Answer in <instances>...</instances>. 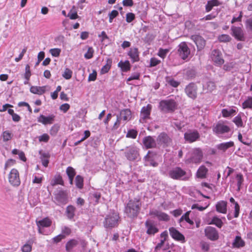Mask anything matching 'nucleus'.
Segmentation results:
<instances>
[{
	"label": "nucleus",
	"instance_id": "obj_1",
	"mask_svg": "<svg viewBox=\"0 0 252 252\" xmlns=\"http://www.w3.org/2000/svg\"><path fill=\"white\" fill-rule=\"evenodd\" d=\"M140 208V203L137 199L130 200L125 209V212L130 218L136 217Z\"/></svg>",
	"mask_w": 252,
	"mask_h": 252
},
{
	"label": "nucleus",
	"instance_id": "obj_2",
	"mask_svg": "<svg viewBox=\"0 0 252 252\" xmlns=\"http://www.w3.org/2000/svg\"><path fill=\"white\" fill-rule=\"evenodd\" d=\"M177 107L176 102L172 99L163 100L159 102V109L164 113L173 112Z\"/></svg>",
	"mask_w": 252,
	"mask_h": 252
},
{
	"label": "nucleus",
	"instance_id": "obj_3",
	"mask_svg": "<svg viewBox=\"0 0 252 252\" xmlns=\"http://www.w3.org/2000/svg\"><path fill=\"white\" fill-rule=\"evenodd\" d=\"M169 175L172 179L176 180H186L189 178L186 171L180 167H175L171 170L169 172Z\"/></svg>",
	"mask_w": 252,
	"mask_h": 252
},
{
	"label": "nucleus",
	"instance_id": "obj_4",
	"mask_svg": "<svg viewBox=\"0 0 252 252\" xmlns=\"http://www.w3.org/2000/svg\"><path fill=\"white\" fill-rule=\"evenodd\" d=\"M119 216L116 213H112L106 217L103 222L106 228H112L118 225Z\"/></svg>",
	"mask_w": 252,
	"mask_h": 252
},
{
	"label": "nucleus",
	"instance_id": "obj_5",
	"mask_svg": "<svg viewBox=\"0 0 252 252\" xmlns=\"http://www.w3.org/2000/svg\"><path fill=\"white\" fill-rule=\"evenodd\" d=\"M203 156V153L201 149L199 148L194 149L192 151L190 158L186 160V163H199L202 160Z\"/></svg>",
	"mask_w": 252,
	"mask_h": 252
},
{
	"label": "nucleus",
	"instance_id": "obj_6",
	"mask_svg": "<svg viewBox=\"0 0 252 252\" xmlns=\"http://www.w3.org/2000/svg\"><path fill=\"white\" fill-rule=\"evenodd\" d=\"M8 181L13 186L18 187L20 185L19 173L16 169L13 168L11 170L8 175Z\"/></svg>",
	"mask_w": 252,
	"mask_h": 252
},
{
	"label": "nucleus",
	"instance_id": "obj_7",
	"mask_svg": "<svg viewBox=\"0 0 252 252\" xmlns=\"http://www.w3.org/2000/svg\"><path fill=\"white\" fill-rule=\"evenodd\" d=\"M200 138V134L197 130L189 129L184 133V139L188 143H192Z\"/></svg>",
	"mask_w": 252,
	"mask_h": 252
},
{
	"label": "nucleus",
	"instance_id": "obj_8",
	"mask_svg": "<svg viewBox=\"0 0 252 252\" xmlns=\"http://www.w3.org/2000/svg\"><path fill=\"white\" fill-rule=\"evenodd\" d=\"M125 156L129 160H134L139 157L138 148L135 147H127L125 152Z\"/></svg>",
	"mask_w": 252,
	"mask_h": 252
},
{
	"label": "nucleus",
	"instance_id": "obj_9",
	"mask_svg": "<svg viewBox=\"0 0 252 252\" xmlns=\"http://www.w3.org/2000/svg\"><path fill=\"white\" fill-rule=\"evenodd\" d=\"M205 235L208 239L215 241L219 238V233L217 229L212 226H207L204 230Z\"/></svg>",
	"mask_w": 252,
	"mask_h": 252
},
{
	"label": "nucleus",
	"instance_id": "obj_10",
	"mask_svg": "<svg viewBox=\"0 0 252 252\" xmlns=\"http://www.w3.org/2000/svg\"><path fill=\"white\" fill-rule=\"evenodd\" d=\"M180 57L183 60L186 59L190 54V49L185 42H182L179 45L178 50Z\"/></svg>",
	"mask_w": 252,
	"mask_h": 252
},
{
	"label": "nucleus",
	"instance_id": "obj_11",
	"mask_svg": "<svg viewBox=\"0 0 252 252\" xmlns=\"http://www.w3.org/2000/svg\"><path fill=\"white\" fill-rule=\"evenodd\" d=\"M211 58L217 65H221L224 63L222 54L219 50L214 49L212 51Z\"/></svg>",
	"mask_w": 252,
	"mask_h": 252
},
{
	"label": "nucleus",
	"instance_id": "obj_12",
	"mask_svg": "<svg viewBox=\"0 0 252 252\" xmlns=\"http://www.w3.org/2000/svg\"><path fill=\"white\" fill-rule=\"evenodd\" d=\"M151 109L152 106L150 104H148L146 106L142 108L140 113V122L143 123L145 122L146 119L149 118Z\"/></svg>",
	"mask_w": 252,
	"mask_h": 252
},
{
	"label": "nucleus",
	"instance_id": "obj_13",
	"mask_svg": "<svg viewBox=\"0 0 252 252\" xmlns=\"http://www.w3.org/2000/svg\"><path fill=\"white\" fill-rule=\"evenodd\" d=\"M185 92L189 97L195 98L197 95V86L194 83H190L186 87Z\"/></svg>",
	"mask_w": 252,
	"mask_h": 252
},
{
	"label": "nucleus",
	"instance_id": "obj_14",
	"mask_svg": "<svg viewBox=\"0 0 252 252\" xmlns=\"http://www.w3.org/2000/svg\"><path fill=\"white\" fill-rule=\"evenodd\" d=\"M191 39L195 43L198 51L202 50L205 46V40L200 35H193L191 36Z\"/></svg>",
	"mask_w": 252,
	"mask_h": 252
},
{
	"label": "nucleus",
	"instance_id": "obj_15",
	"mask_svg": "<svg viewBox=\"0 0 252 252\" xmlns=\"http://www.w3.org/2000/svg\"><path fill=\"white\" fill-rule=\"evenodd\" d=\"M231 30L232 32V35L235 37L236 39L240 41H244L245 37L242 29L240 27L232 26Z\"/></svg>",
	"mask_w": 252,
	"mask_h": 252
},
{
	"label": "nucleus",
	"instance_id": "obj_16",
	"mask_svg": "<svg viewBox=\"0 0 252 252\" xmlns=\"http://www.w3.org/2000/svg\"><path fill=\"white\" fill-rule=\"evenodd\" d=\"M149 215L157 217L159 220L167 221L169 220V217L167 214L157 210L150 211Z\"/></svg>",
	"mask_w": 252,
	"mask_h": 252
},
{
	"label": "nucleus",
	"instance_id": "obj_17",
	"mask_svg": "<svg viewBox=\"0 0 252 252\" xmlns=\"http://www.w3.org/2000/svg\"><path fill=\"white\" fill-rule=\"evenodd\" d=\"M143 143L146 149L154 148L157 146L155 139L151 136L145 137L143 139Z\"/></svg>",
	"mask_w": 252,
	"mask_h": 252
},
{
	"label": "nucleus",
	"instance_id": "obj_18",
	"mask_svg": "<svg viewBox=\"0 0 252 252\" xmlns=\"http://www.w3.org/2000/svg\"><path fill=\"white\" fill-rule=\"evenodd\" d=\"M118 116L123 121V124L125 125L127 121L131 119V112L129 109H123L121 110Z\"/></svg>",
	"mask_w": 252,
	"mask_h": 252
},
{
	"label": "nucleus",
	"instance_id": "obj_19",
	"mask_svg": "<svg viewBox=\"0 0 252 252\" xmlns=\"http://www.w3.org/2000/svg\"><path fill=\"white\" fill-rule=\"evenodd\" d=\"M169 231L170 235L174 239L182 242L185 241L184 236L174 227L170 228Z\"/></svg>",
	"mask_w": 252,
	"mask_h": 252
},
{
	"label": "nucleus",
	"instance_id": "obj_20",
	"mask_svg": "<svg viewBox=\"0 0 252 252\" xmlns=\"http://www.w3.org/2000/svg\"><path fill=\"white\" fill-rule=\"evenodd\" d=\"M157 141L159 144L168 146L172 142L171 139L164 132L161 133L157 138Z\"/></svg>",
	"mask_w": 252,
	"mask_h": 252
},
{
	"label": "nucleus",
	"instance_id": "obj_21",
	"mask_svg": "<svg viewBox=\"0 0 252 252\" xmlns=\"http://www.w3.org/2000/svg\"><path fill=\"white\" fill-rule=\"evenodd\" d=\"M147 233L149 235H154L158 231V229L152 221L147 220L145 222Z\"/></svg>",
	"mask_w": 252,
	"mask_h": 252
},
{
	"label": "nucleus",
	"instance_id": "obj_22",
	"mask_svg": "<svg viewBox=\"0 0 252 252\" xmlns=\"http://www.w3.org/2000/svg\"><path fill=\"white\" fill-rule=\"evenodd\" d=\"M216 88L215 82L211 80H207L203 84V90L206 93H212Z\"/></svg>",
	"mask_w": 252,
	"mask_h": 252
},
{
	"label": "nucleus",
	"instance_id": "obj_23",
	"mask_svg": "<svg viewBox=\"0 0 252 252\" xmlns=\"http://www.w3.org/2000/svg\"><path fill=\"white\" fill-rule=\"evenodd\" d=\"M54 119L55 116L54 115H50L47 117L43 115H40L37 118V121L44 125L48 124L50 125L53 123Z\"/></svg>",
	"mask_w": 252,
	"mask_h": 252
},
{
	"label": "nucleus",
	"instance_id": "obj_24",
	"mask_svg": "<svg viewBox=\"0 0 252 252\" xmlns=\"http://www.w3.org/2000/svg\"><path fill=\"white\" fill-rule=\"evenodd\" d=\"M213 131L217 134H223L229 132L230 128L227 126L219 123L213 128Z\"/></svg>",
	"mask_w": 252,
	"mask_h": 252
},
{
	"label": "nucleus",
	"instance_id": "obj_25",
	"mask_svg": "<svg viewBox=\"0 0 252 252\" xmlns=\"http://www.w3.org/2000/svg\"><path fill=\"white\" fill-rule=\"evenodd\" d=\"M55 199L60 204H65L67 202V195L63 191H60L56 194Z\"/></svg>",
	"mask_w": 252,
	"mask_h": 252
},
{
	"label": "nucleus",
	"instance_id": "obj_26",
	"mask_svg": "<svg viewBox=\"0 0 252 252\" xmlns=\"http://www.w3.org/2000/svg\"><path fill=\"white\" fill-rule=\"evenodd\" d=\"M128 55L133 63L138 62L139 60V52L137 48H130L128 52Z\"/></svg>",
	"mask_w": 252,
	"mask_h": 252
},
{
	"label": "nucleus",
	"instance_id": "obj_27",
	"mask_svg": "<svg viewBox=\"0 0 252 252\" xmlns=\"http://www.w3.org/2000/svg\"><path fill=\"white\" fill-rule=\"evenodd\" d=\"M226 206L227 202L226 201H219L216 205V210L219 213L226 214L227 211Z\"/></svg>",
	"mask_w": 252,
	"mask_h": 252
},
{
	"label": "nucleus",
	"instance_id": "obj_28",
	"mask_svg": "<svg viewBox=\"0 0 252 252\" xmlns=\"http://www.w3.org/2000/svg\"><path fill=\"white\" fill-rule=\"evenodd\" d=\"M47 86H32L30 88V92L34 94H37L38 95H41L46 92V88Z\"/></svg>",
	"mask_w": 252,
	"mask_h": 252
},
{
	"label": "nucleus",
	"instance_id": "obj_29",
	"mask_svg": "<svg viewBox=\"0 0 252 252\" xmlns=\"http://www.w3.org/2000/svg\"><path fill=\"white\" fill-rule=\"evenodd\" d=\"M79 244L78 239H72L69 240L65 245V250L67 252H70L71 251Z\"/></svg>",
	"mask_w": 252,
	"mask_h": 252
},
{
	"label": "nucleus",
	"instance_id": "obj_30",
	"mask_svg": "<svg viewBox=\"0 0 252 252\" xmlns=\"http://www.w3.org/2000/svg\"><path fill=\"white\" fill-rule=\"evenodd\" d=\"M35 239L32 238L28 240L26 244L21 248L23 252H31L32 250V245L34 242Z\"/></svg>",
	"mask_w": 252,
	"mask_h": 252
},
{
	"label": "nucleus",
	"instance_id": "obj_31",
	"mask_svg": "<svg viewBox=\"0 0 252 252\" xmlns=\"http://www.w3.org/2000/svg\"><path fill=\"white\" fill-rule=\"evenodd\" d=\"M245 241L239 236H236L232 243L233 248H240L244 247Z\"/></svg>",
	"mask_w": 252,
	"mask_h": 252
},
{
	"label": "nucleus",
	"instance_id": "obj_32",
	"mask_svg": "<svg viewBox=\"0 0 252 252\" xmlns=\"http://www.w3.org/2000/svg\"><path fill=\"white\" fill-rule=\"evenodd\" d=\"M237 112V110L235 108L223 109L221 110L222 115L224 118L229 117L234 115Z\"/></svg>",
	"mask_w": 252,
	"mask_h": 252
},
{
	"label": "nucleus",
	"instance_id": "obj_33",
	"mask_svg": "<svg viewBox=\"0 0 252 252\" xmlns=\"http://www.w3.org/2000/svg\"><path fill=\"white\" fill-rule=\"evenodd\" d=\"M234 146V142L233 141H229L227 142L222 143L217 145L218 149L223 152L226 151L228 148Z\"/></svg>",
	"mask_w": 252,
	"mask_h": 252
},
{
	"label": "nucleus",
	"instance_id": "obj_34",
	"mask_svg": "<svg viewBox=\"0 0 252 252\" xmlns=\"http://www.w3.org/2000/svg\"><path fill=\"white\" fill-rule=\"evenodd\" d=\"M52 221L48 218H45L43 219L36 221L37 226H41L42 227H47L51 225Z\"/></svg>",
	"mask_w": 252,
	"mask_h": 252
},
{
	"label": "nucleus",
	"instance_id": "obj_35",
	"mask_svg": "<svg viewBox=\"0 0 252 252\" xmlns=\"http://www.w3.org/2000/svg\"><path fill=\"white\" fill-rule=\"evenodd\" d=\"M220 2L218 0H211L207 2V4L205 6V9L206 12L210 11L213 7L215 6H218L220 5Z\"/></svg>",
	"mask_w": 252,
	"mask_h": 252
},
{
	"label": "nucleus",
	"instance_id": "obj_36",
	"mask_svg": "<svg viewBox=\"0 0 252 252\" xmlns=\"http://www.w3.org/2000/svg\"><path fill=\"white\" fill-rule=\"evenodd\" d=\"M208 169L204 165H201L198 169L196 173V176L200 178H204L208 172Z\"/></svg>",
	"mask_w": 252,
	"mask_h": 252
},
{
	"label": "nucleus",
	"instance_id": "obj_37",
	"mask_svg": "<svg viewBox=\"0 0 252 252\" xmlns=\"http://www.w3.org/2000/svg\"><path fill=\"white\" fill-rule=\"evenodd\" d=\"M118 66L121 67L122 70L124 72L127 71L130 69V64L128 61L120 62L118 63Z\"/></svg>",
	"mask_w": 252,
	"mask_h": 252
},
{
	"label": "nucleus",
	"instance_id": "obj_38",
	"mask_svg": "<svg viewBox=\"0 0 252 252\" xmlns=\"http://www.w3.org/2000/svg\"><path fill=\"white\" fill-rule=\"evenodd\" d=\"M101 194L99 192H94L91 193L90 194V199L93 201L95 204H97L99 202V200L100 198Z\"/></svg>",
	"mask_w": 252,
	"mask_h": 252
},
{
	"label": "nucleus",
	"instance_id": "obj_39",
	"mask_svg": "<svg viewBox=\"0 0 252 252\" xmlns=\"http://www.w3.org/2000/svg\"><path fill=\"white\" fill-rule=\"evenodd\" d=\"M75 208L74 206L72 205H69L67 207L66 213L68 219H71L74 217L75 215Z\"/></svg>",
	"mask_w": 252,
	"mask_h": 252
},
{
	"label": "nucleus",
	"instance_id": "obj_40",
	"mask_svg": "<svg viewBox=\"0 0 252 252\" xmlns=\"http://www.w3.org/2000/svg\"><path fill=\"white\" fill-rule=\"evenodd\" d=\"M230 202L234 205L235 212L234 214V218H237L239 215L240 207L239 204L235 202L234 199L233 197H231L229 199Z\"/></svg>",
	"mask_w": 252,
	"mask_h": 252
},
{
	"label": "nucleus",
	"instance_id": "obj_41",
	"mask_svg": "<svg viewBox=\"0 0 252 252\" xmlns=\"http://www.w3.org/2000/svg\"><path fill=\"white\" fill-rule=\"evenodd\" d=\"M209 224H214L219 228H221L222 226V220L217 217H214L211 221L208 223Z\"/></svg>",
	"mask_w": 252,
	"mask_h": 252
},
{
	"label": "nucleus",
	"instance_id": "obj_42",
	"mask_svg": "<svg viewBox=\"0 0 252 252\" xmlns=\"http://www.w3.org/2000/svg\"><path fill=\"white\" fill-rule=\"evenodd\" d=\"M112 63V60L110 59H108L106 61V64L104 65L101 69V73L104 74L108 72L111 68Z\"/></svg>",
	"mask_w": 252,
	"mask_h": 252
},
{
	"label": "nucleus",
	"instance_id": "obj_43",
	"mask_svg": "<svg viewBox=\"0 0 252 252\" xmlns=\"http://www.w3.org/2000/svg\"><path fill=\"white\" fill-rule=\"evenodd\" d=\"M13 137L12 133L9 130H5L3 131L1 135V137L3 142H7L10 140Z\"/></svg>",
	"mask_w": 252,
	"mask_h": 252
},
{
	"label": "nucleus",
	"instance_id": "obj_44",
	"mask_svg": "<svg viewBox=\"0 0 252 252\" xmlns=\"http://www.w3.org/2000/svg\"><path fill=\"white\" fill-rule=\"evenodd\" d=\"M235 179L237 181L238 190H240L241 185H242L243 182H244L243 175L240 173H237L236 175Z\"/></svg>",
	"mask_w": 252,
	"mask_h": 252
},
{
	"label": "nucleus",
	"instance_id": "obj_45",
	"mask_svg": "<svg viewBox=\"0 0 252 252\" xmlns=\"http://www.w3.org/2000/svg\"><path fill=\"white\" fill-rule=\"evenodd\" d=\"M190 213V211H189L187 212L184 215H183L180 219V220H179L180 222H181L182 221H183V220H185L186 222H187L189 224H190L191 225H193V221L192 220H190V219L189 218V215Z\"/></svg>",
	"mask_w": 252,
	"mask_h": 252
},
{
	"label": "nucleus",
	"instance_id": "obj_46",
	"mask_svg": "<svg viewBox=\"0 0 252 252\" xmlns=\"http://www.w3.org/2000/svg\"><path fill=\"white\" fill-rule=\"evenodd\" d=\"M63 180L60 175L56 176L51 182V185L52 186H54L58 184L62 185H63Z\"/></svg>",
	"mask_w": 252,
	"mask_h": 252
},
{
	"label": "nucleus",
	"instance_id": "obj_47",
	"mask_svg": "<svg viewBox=\"0 0 252 252\" xmlns=\"http://www.w3.org/2000/svg\"><path fill=\"white\" fill-rule=\"evenodd\" d=\"M150 152H148V154L145 156V158L146 161V165H150L154 167H156L158 165V163L154 161L150 156L149 155Z\"/></svg>",
	"mask_w": 252,
	"mask_h": 252
},
{
	"label": "nucleus",
	"instance_id": "obj_48",
	"mask_svg": "<svg viewBox=\"0 0 252 252\" xmlns=\"http://www.w3.org/2000/svg\"><path fill=\"white\" fill-rule=\"evenodd\" d=\"M242 106L244 109L252 108V97L249 96L248 98L243 103Z\"/></svg>",
	"mask_w": 252,
	"mask_h": 252
},
{
	"label": "nucleus",
	"instance_id": "obj_49",
	"mask_svg": "<svg viewBox=\"0 0 252 252\" xmlns=\"http://www.w3.org/2000/svg\"><path fill=\"white\" fill-rule=\"evenodd\" d=\"M75 185L76 187L81 189L83 187V178L80 175H77L75 178Z\"/></svg>",
	"mask_w": 252,
	"mask_h": 252
},
{
	"label": "nucleus",
	"instance_id": "obj_50",
	"mask_svg": "<svg viewBox=\"0 0 252 252\" xmlns=\"http://www.w3.org/2000/svg\"><path fill=\"white\" fill-rule=\"evenodd\" d=\"M166 82L168 84L174 88L177 87L180 84L179 82L169 77L166 78Z\"/></svg>",
	"mask_w": 252,
	"mask_h": 252
},
{
	"label": "nucleus",
	"instance_id": "obj_51",
	"mask_svg": "<svg viewBox=\"0 0 252 252\" xmlns=\"http://www.w3.org/2000/svg\"><path fill=\"white\" fill-rule=\"evenodd\" d=\"M66 174H67L68 178L69 177H71V178L74 177V176L76 174V172H75V169L73 167H70V166H69L66 168Z\"/></svg>",
	"mask_w": 252,
	"mask_h": 252
},
{
	"label": "nucleus",
	"instance_id": "obj_52",
	"mask_svg": "<svg viewBox=\"0 0 252 252\" xmlns=\"http://www.w3.org/2000/svg\"><path fill=\"white\" fill-rule=\"evenodd\" d=\"M72 71L69 68H65L63 74V77L66 79H69L71 78Z\"/></svg>",
	"mask_w": 252,
	"mask_h": 252
},
{
	"label": "nucleus",
	"instance_id": "obj_53",
	"mask_svg": "<svg viewBox=\"0 0 252 252\" xmlns=\"http://www.w3.org/2000/svg\"><path fill=\"white\" fill-rule=\"evenodd\" d=\"M16 163V161L13 159H8L5 163L4 169L5 170H7L8 168L11 167L13 166Z\"/></svg>",
	"mask_w": 252,
	"mask_h": 252
},
{
	"label": "nucleus",
	"instance_id": "obj_54",
	"mask_svg": "<svg viewBox=\"0 0 252 252\" xmlns=\"http://www.w3.org/2000/svg\"><path fill=\"white\" fill-rule=\"evenodd\" d=\"M218 39L220 42H228L231 40V37L228 34H223L218 37Z\"/></svg>",
	"mask_w": 252,
	"mask_h": 252
},
{
	"label": "nucleus",
	"instance_id": "obj_55",
	"mask_svg": "<svg viewBox=\"0 0 252 252\" xmlns=\"http://www.w3.org/2000/svg\"><path fill=\"white\" fill-rule=\"evenodd\" d=\"M233 122L236 124L238 127L243 126V122L240 116H236L233 120Z\"/></svg>",
	"mask_w": 252,
	"mask_h": 252
},
{
	"label": "nucleus",
	"instance_id": "obj_56",
	"mask_svg": "<svg viewBox=\"0 0 252 252\" xmlns=\"http://www.w3.org/2000/svg\"><path fill=\"white\" fill-rule=\"evenodd\" d=\"M137 132L134 129H130L128 131L126 134V137L134 139L136 137Z\"/></svg>",
	"mask_w": 252,
	"mask_h": 252
},
{
	"label": "nucleus",
	"instance_id": "obj_57",
	"mask_svg": "<svg viewBox=\"0 0 252 252\" xmlns=\"http://www.w3.org/2000/svg\"><path fill=\"white\" fill-rule=\"evenodd\" d=\"M31 76V73L30 70V66L29 64H27L25 67V73L24 74L25 78L29 81Z\"/></svg>",
	"mask_w": 252,
	"mask_h": 252
},
{
	"label": "nucleus",
	"instance_id": "obj_58",
	"mask_svg": "<svg viewBox=\"0 0 252 252\" xmlns=\"http://www.w3.org/2000/svg\"><path fill=\"white\" fill-rule=\"evenodd\" d=\"M169 51L168 49H163L162 48H160L159 49L158 55L161 58L164 59L166 57L167 54L169 52Z\"/></svg>",
	"mask_w": 252,
	"mask_h": 252
},
{
	"label": "nucleus",
	"instance_id": "obj_59",
	"mask_svg": "<svg viewBox=\"0 0 252 252\" xmlns=\"http://www.w3.org/2000/svg\"><path fill=\"white\" fill-rule=\"evenodd\" d=\"M123 123V121L121 120V119L118 116V115H117V120L115 123H114L112 129H118L121 124Z\"/></svg>",
	"mask_w": 252,
	"mask_h": 252
},
{
	"label": "nucleus",
	"instance_id": "obj_60",
	"mask_svg": "<svg viewBox=\"0 0 252 252\" xmlns=\"http://www.w3.org/2000/svg\"><path fill=\"white\" fill-rule=\"evenodd\" d=\"M200 247L201 250L204 252H208L210 249L209 244L204 241L200 242Z\"/></svg>",
	"mask_w": 252,
	"mask_h": 252
},
{
	"label": "nucleus",
	"instance_id": "obj_61",
	"mask_svg": "<svg viewBox=\"0 0 252 252\" xmlns=\"http://www.w3.org/2000/svg\"><path fill=\"white\" fill-rule=\"evenodd\" d=\"M59 128L60 127L59 126L54 125L50 130V134L51 135H56L59 130Z\"/></svg>",
	"mask_w": 252,
	"mask_h": 252
},
{
	"label": "nucleus",
	"instance_id": "obj_62",
	"mask_svg": "<svg viewBox=\"0 0 252 252\" xmlns=\"http://www.w3.org/2000/svg\"><path fill=\"white\" fill-rule=\"evenodd\" d=\"M94 50L92 47H89L88 51L84 55V57L86 59H91L93 56Z\"/></svg>",
	"mask_w": 252,
	"mask_h": 252
},
{
	"label": "nucleus",
	"instance_id": "obj_63",
	"mask_svg": "<svg viewBox=\"0 0 252 252\" xmlns=\"http://www.w3.org/2000/svg\"><path fill=\"white\" fill-rule=\"evenodd\" d=\"M61 50L59 48H53L50 50V53L51 54L55 57L59 56Z\"/></svg>",
	"mask_w": 252,
	"mask_h": 252
},
{
	"label": "nucleus",
	"instance_id": "obj_64",
	"mask_svg": "<svg viewBox=\"0 0 252 252\" xmlns=\"http://www.w3.org/2000/svg\"><path fill=\"white\" fill-rule=\"evenodd\" d=\"M49 138V136L46 133H44L38 137V140L40 142H47Z\"/></svg>",
	"mask_w": 252,
	"mask_h": 252
}]
</instances>
